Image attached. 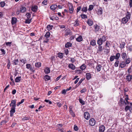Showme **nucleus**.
I'll use <instances>...</instances> for the list:
<instances>
[{
  "label": "nucleus",
  "mask_w": 132,
  "mask_h": 132,
  "mask_svg": "<svg viewBox=\"0 0 132 132\" xmlns=\"http://www.w3.org/2000/svg\"><path fill=\"white\" fill-rule=\"evenodd\" d=\"M128 20L125 17L123 18L122 19L121 21L122 23L124 24L126 23L128 21Z\"/></svg>",
  "instance_id": "2eb2a0df"
},
{
  "label": "nucleus",
  "mask_w": 132,
  "mask_h": 132,
  "mask_svg": "<svg viewBox=\"0 0 132 132\" xmlns=\"http://www.w3.org/2000/svg\"><path fill=\"white\" fill-rule=\"evenodd\" d=\"M103 13V10L102 8H100L98 10V15H101Z\"/></svg>",
  "instance_id": "bb28decb"
},
{
  "label": "nucleus",
  "mask_w": 132,
  "mask_h": 132,
  "mask_svg": "<svg viewBox=\"0 0 132 132\" xmlns=\"http://www.w3.org/2000/svg\"><path fill=\"white\" fill-rule=\"evenodd\" d=\"M121 56L123 59L124 60L127 57V54L126 53L123 52L121 54Z\"/></svg>",
  "instance_id": "5701e85b"
},
{
  "label": "nucleus",
  "mask_w": 132,
  "mask_h": 132,
  "mask_svg": "<svg viewBox=\"0 0 132 132\" xmlns=\"http://www.w3.org/2000/svg\"><path fill=\"white\" fill-rule=\"evenodd\" d=\"M57 7V6L56 5H52L50 6V8L51 10L53 11Z\"/></svg>",
  "instance_id": "9b49d317"
},
{
  "label": "nucleus",
  "mask_w": 132,
  "mask_h": 132,
  "mask_svg": "<svg viewBox=\"0 0 132 132\" xmlns=\"http://www.w3.org/2000/svg\"><path fill=\"white\" fill-rule=\"evenodd\" d=\"M126 64L125 62L122 61L119 64V67L121 68H123L126 66Z\"/></svg>",
  "instance_id": "6e6552de"
},
{
  "label": "nucleus",
  "mask_w": 132,
  "mask_h": 132,
  "mask_svg": "<svg viewBox=\"0 0 132 132\" xmlns=\"http://www.w3.org/2000/svg\"><path fill=\"white\" fill-rule=\"evenodd\" d=\"M68 66L72 70H75V66L72 63L69 64Z\"/></svg>",
  "instance_id": "f3484780"
},
{
  "label": "nucleus",
  "mask_w": 132,
  "mask_h": 132,
  "mask_svg": "<svg viewBox=\"0 0 132 132\" xmlns=\"http://www.w3.org/2000/svg\"><path fill=\"white\" fill-rule=\"evenodd\" d=\"M20 61L21 62L23 63L24 64L26 62V60L25 59H23L20 60Z\"/></svg>",
  "instance_id": "864d4df0"
},
{
  "label": "nucleus",
  "mask_w": 132,
  "mask_h": 132,
  "mask_svg": "<svg viewBox=\"0 0 132 132\" xmlns=\"http://www.w3.org/2000/svg\"><path fill=\"white\" fill-rule=\"evenodd\" d=\"M83 39L81 36H79L76 38V40L78 42H80Z\"/></svg>",
  "instance_id": "6ab92c4d"
},
{
  "label": "nucleus",
  "mask_w": 132,
  "mask_h": 132,
  "mask_svg": "<svg viewBox=\"0 0 132 132\" xmlns=\"http://www.w3.org/2000/svg\"><path fill=\"white\" fill-rule=\"evenodd\" d=\"M56 104L57 106L59 108L61 107L62 105V104L59 102H57Z\"/></svg>",
  "instance_id": "de8ad7c7"
},
{
  "label": "nucleus",
  "mask_w": 132,
  "mask_h": 132,
  "mask_svg": "<svg viewBox=\"0 0 132 132\" xmlns=\"http://www.w3.org/2000/svg\"><path fill=\"white\" fill-rule=\"evenodd\" d=\"M129 4L130 7H132V0H130V1L129 2Z\"/></svg>",
  "instance_id": "774afa93"
},
{
  "label": "nucleus",
  "mask_w": 132,
  "mask_h": 132,
  "mask_svg": "<svg viewBox=\"0 0 132 132\" xmlns=\"http://www.w3.org/2000/svg\"><path fill=\"white\" fill-rule=\"evenodd\" d=\"M87 23L89 26H91L93 25V22L92 20L89 19L88 20Z\"/></svg>",
  "instance_id": "a211bd4d"
},
{
  "label": "nucleus",
  "mask_w": 132,
  "mask_h": 132,
  "mask_svg": "<svg viewBox=\"0 0 132 132\" xmlns=\"http://www.w3.org/2000/svg\"><path fill=\"white\" fill-rule=\"evenodd\" d=\"M72 45V44L70 42H68L65 45V47L67 48L71 46Z\"/></svg>",
  "instance_id": "473e14b6"
},
{
  "label": "nucleus",
  "mask_w": 132,
  "mask_h": 132,
  "mask_svg": "<svg viewBox=\"0 0 132 132\" xmlns=\"http://www.w3.org/2000/svg\"><path fill=\"white\" fill-rule=\"evenodd\" d=\"M17 19L16 18L13 17L12 19V24H14L16 22Z\"/></svg>",
  "instance_id": "aec40b11"
},
{
  "label": "nucleus",
  "mask_w": 132,
  "mask_h": 132,
  "mask_svg": "<svg viewBox=\"0 0 132 132\" xmlns=\"http://www.w3.org/2000/svg\"><path fill=\"white\" fill-rule=\"evenodd\" d=\"M81 9V7L80 6H79L77 8V13H78L79 11Z\"/></svg>",
  "instance_id": "338daca9"
},
{
  "label": "nucleus",
  "mask_w": 132,
  "mask_h": 132,
  "mask_svg": "<svg viewBox=\"0 0 132 132\" xmlns=\"http://www.w3.org/2000/svg\"><path fill=\"white\" fill-rule=\"evenodd\" d=\"M86 68V65L85 64H83L80 67V68L82 70H84Z\"/></svg>",
  "instance_id": "2f4dec72"
},
{
  "label": "nucleus",
  "mask_w": 132,
  "mask_h": 132,
  "mask_svg": "<svg viewBox=\"0 0 132 132\" xmlns=\"http://www.w3.org/2000/svg\"><path fill=\"white\" fill-rule=\"evenodd\" d=\"M74 129L75 130L77 131L78 130V128L77 126L75 125L74 126Z\"/></svg>",
  "instance_id": "680f3d73"
},
{
  "label": "nucleus",
  "mask_w": 132,
  "mask_h": 132,
  "mask_svg": "<svg viewBox=\"0 0 132 132\" xmlns=\"http://www.w3.org/2000/svg\"><path fill=\"white\" fill-rule=\"evenodd\" d=\"M50 36V33L49 32H48L46 33V34L45 35V37L46 39H47Z\"/></svg>",
  "instance_id": "f704fd0d"
},
{
  "label": "nucleus",
  "mask_w": 132,
  "mask_h": 132,
  "mask_svg": "<svg viewBox=\"0 0 132 132\" xmlns=\"http://www.w3.org/2000/svg\"><path fill=\"white\" fill-rule=\"evenodd\" d=\"M131 106H129L128 105L126 106L125 108V110L126 111H127L128 110H129L130 111V110L131 109Z\"/></svg>",
  "instance_id": "72a5a7b5"
},
{
  "label": "nucleus",
  "mask_w": 132,
  "mask_h": 132,
  "mask_svg": "<svg viewBox=\"0 0 132 132\" xmlns=\"http://www.w3.org/2000/svg\"><path fill=\"white\" fill-rule=\"evenodd\" d=\"M84 116L86 120H88L90 118V115L88 112H85L84 113Z\"/></svg>",
  "instance_id": "0eeeda50"
},
{
  "label": "nucleus",
  "mask_w": 132,
  "mask_h": 132,
  "mask_svg": "<svg viewBox=\"0 0 132 132\" xmlns=\"http://www.w3.org/2000/svg\"><path fill=\"white\" fill-rule=\"evenodd\" d=\"M90 44L91 45L94 46L96 44L95 41L94 40H93L91 41Z\"/></svg>",
  "instance_id": "c03bdc74"
},
{
  "label": "nucleus",
  "mask_w": 132,
  "mask_h": 132,
  "mask_svg": "<svg viewBox=\"0 0 132 132\" xmlns=\"http://www.w3.org/2000/svg\"><path fill=\"white\" fill-rule=\"evenodd\" d=\"M37 6L35 5L32 6L31 10L33 12H36L37 11Z\"/></svg>",
  "instance_id": "f8f14e48"
},
{
  "label": "nucleus",
  "mask_w": 132,
  "mask_h": 132,
  "mask_svg": "<svg viewBox=\"0 0 132 132\" xmlns=\"http://www.w3.org/2000/svg\"><path fill=\"white\" fill-rule=\"evenodd\" d=\"M77 20L78 19H76L74 23V25L75 26H77L79 25V24Z\"/></svg>",
  "instance_id": "58836bf2"
},
{
  "label": "nucleus",
  "mask_w": 132,
  "mask_h": 132,
  "mask_svg": "<svg viewBox=\"0 0 132 132\" xmlns=\"http://www.w3.org/2000/svg\"><path fill=\"white\" fill-rule=\"evenodd\" d=\"M94 31L96 32L99 31L100 30V26L97 24H95L94 26Z\"/></svg>",
  "instance_id": "39448f33"
},
{
  "label": "nucleus",
  "mask_w": 132,
  "mask_h": 132,
  "mask_svg": "<svg viewBox=\"0 0 132 132\" xmlns=\"http://www.w3.org/2000/svg\"><path fill=\"white\" fill-rule=\"evenodd\" d=\"M1 51L2 53V54H5L6 53V52L5 51V50L4 49H1L0 50Z\"/></svg>",
  "instance_id": "052dcab7"
},
{
  "label": "nucleus",
  "mask_w": 132,
  "mask_h": 132,
  "mask_svg": "<svg viewBox=\"0 0 132 132\" xmlns=\"http://www.w3.org/2000/svg\"><path fill=\"white\" fill-rule=\"evenodd\" d=\"M102 47L101 46V45H99L98 47V51L101 52L102 51Z\"/></svg>",
  "instance_id": "3c124183"
},
{
  "label": "nucleus",
  "mask_w": 132,
  "mask_h": 132,
  "mask_svg": "<svg viewBox=\"0 0 132 132\" xmlns=\"http://www.w3.org/2000/svg\"><path fill=\"white\" fill-rule=\"evenodd\" d=\"M131 13H130L127 12L126 14V16L125 17L128 20L130 19V18Z\"/></svg>",
  "instance_id": "4be33fe9"
},
{
  "label": "nucleus",
  "mask_w": 132,
  "mask_h": 132,
  "mask_svg": "<svg viewBox=\"0 0 132 132\" xmlns=\"http://www.w3.org/2000/svg\"><path fill=\"white\" fill-rule=\"evenodd\" d=\"M12 44V42H7L6 43V45L7 46H10Z\"/></svg>",
  "instance_id": "e2e57ef3"
},
{
  "label": "nucleus",
  "mask_w": 132,
  "mask_h": 132,
  "mask_svg": "<svg viewBox=\"0 0 132 132\" xmlns=\"http://www.w3.org/2000/svg\"><path fill=\"white\" fill-rule=\"evenodd\" d=\"M26 10V8L24 7H23L20 8V12L21 13H24L25 12Z\"/></svg>",
  "instance_id": "412c9836"
},
{
  "label": "nucleus",
  "mask_w": 132,
  "mask_h": 132,
  "mask_svg": "<svg viewBox=\"0 0 132 132\" xmlns=\"http://www.w3.org/2000/svg\"><path fill=\"white\" fill-rule=\"evenodd\" d=\"M21 80V77H18L15 79V81L16 82H20Z\"/></svg>",
  "instance_id": "a878e982"
},
{
  "label": "nucleus",
  "mask_w": 132,
  "mask_h": 132,
  "mask_svg": "<svg viewBox=\"0 0 132 132\" xmlns=\"http://www.w3.org/2000/svg\"><path fill=\"white\" fill-rule=\"evenodd\" d=\"M41 66V63L40 62H37L35 64V66L37 68L40 67Z\"/></svg>",
  "instance_id": "e433bc0d"
},
{
  "label": "nucleus",
  "mask_w": 132,
  "mask_h": 132,
  "mask_svg": "<svg viewBox=\"0 0 132 132\" xmlns=\"http://www.w3.org/2000/svg\"><path fill=\"white\" fill-rule=\"evenodd\" d=\"M81 16L82 18H87V16L86 15L84 14H82L81 15Z\"/></svg>",
  "instance_id": "bf43d9fd"
},
{
  "label": "nucleus",
  "mask_w": 132,
  "mask_h": 132,
  "mask_svg": "<svg viewBox=\"0 0 132 132\" xmlns=\"http://www.w3.org/2000/svg\"><path fill=\"white\" fill-rule=\"evenodd\" d=\"M115 59V56L113 55L111 56L110 57V59L111 61H112L114 60Z\"/></svg>",
  "instance_id": "a18cd8bd"
},
{
  "label": "nucleus",
  "mask_w": 132,
  "mask_h": 132,
  "mask_svg": "<svg viewBox=\"0 0 132 132\" xmlns=\"http://www.w3.org/2000/svg\"><path fill=\"white\" fill-rule=\"evenodd\" d=\"M132 79V76L130 75H128L126 76V79L128 82L131 81Z\"/></svg>",
  "instance_id": "dca6fc26"
},
{
  "label": "nucleus",
  "mask_w": 132,
  "mask_h": 132,
  "mask_svg": "<svg viewBox=\"0 0 132 132\" xmlns=\"http://www.w3.org/2000/svg\"><path fill=\"white\" fill-rule=\"evenodd\" d=\"M53 26L52 25H48L46 28L47 29L48 31L51 30L53 27Z\"/></svg>",
  "instance_id": "cd10ccee"
},
{
  "label": "nucleus",
  "mask_w": 132,
  "mask_h": 132,
  "mask_svg": "<svg viewBox=\"0 0 132 132\" xmlns=\"http://www.w3.org/2000/svg\"><path fill=\"white\" fill-rule=\"evenodd\" d=\"M128 96L127 95L126 96V97L125 98V101H123L122 102H124L125 103V105H129L131 106L132 105V103H130L128 102V100L129 99L128 98Z\"/></svg>",
  "instance_id": "7ed1b4c3"
},
{
  "label": "nucleus",
  "mask_w": 132,
  "mask_h": 132,
  "mask_svg": "<svg viewBox=\"0 0 132 132\" xmlns=\"http://www.w3.org/2000/svg\"><path fill=\"white\" fill-rule=\"evenodd\" d=\"M58 56L60 58H62L63 57V54L62 53H60L58 54Z\"/></svg>",
  "instance_id": "8fccbe9b"
},
{
  "label": "nucleus",
  "mask_w": 132,
  "mask_h": 132,
  "mask_svg": "<svg viewBox=\"0 0 132 132\" xmlns=\"http://www.w3.org/2000/svg\"><path fill=\"white\" fill-rule=\"evenodd\" d=\"M44 79L45 81L48 80L50 79V77L47 75H46L44 76Z\"/></svg>",
  "instance_id": "c756f323"
},
{
  "label": "nucleus",
  "mask_w": 132,
  "mask_h": 132,
  "mask_svg": "<svg viewBox=\"0 0 132 132\" xmlns=\"http://www.w3.org/2000/svg\"><path fill=\"white\" fill-rule=\"evenodd\" d=\"M110 45V43L108 41H106V42L105 46L106 47H109Z\"/></svg>",
  "instance_id": "37998d69"
},
{
  "label": "nucleus",
  "mask_w": 132,
  "mask_h": 132,
  "mask_svg": "<svg viewBox=\"0 0 132 132\" xmlns=\"http://www.w3.org/2000/svg\"><path fill=\"white\" fill-rule=\"evenodd\" d=\"M42 4L43 5H46L47 4V0H44L42 2Z\"/></svg>",
  "instance_id": "6e6d98bb"
},
{
  "label": "nucleus",
  "mask_w": 132,
  "mask_h": 132,
  "mask_svg": "<svg viewBox=\"0 0 132 132\" xmlns=\"http://www.w3.org/2000/svg\"><path fill=\"white\" fill-rule=\"evenodd\" d=\"M87 91V89L86 88H84L81 90L80 91V92L81 93H83L86 92Z\"/></svg>",
  "instance_id": "13d9d810"
},
{
  "label": "nucleus",
  "mask_w": 132,
  "mask_h": 132,
  "mask_svg": "<svg viewBox=\"0 0 132 132\" xmlns=\"http://www.w3.org/2000/svg\"><path fill=\"white\" fill-rule=\"evenodd\" d=\"M26 68L28 69H29L31 71L34 72L35 70L34 69L32 68V66H31L30 64H27L26 65Z\"/></svg>",
  "instance_id": "423d86ee"
},
{
  "label": "nucleus",
  "mask_w": 132,
  "mask_h": 132,
  "mask_svg": "<svg viewBox=\"0 0 132 132\" xmlns=\"http://www.w3.org/2000/svg\"><path fill=\"white\" fill-rule=\"evenodd\" d=\"M102 67V66L100 64H97L96 66V69L99 72L101 70Z\"/></svg>",
  "instance_id": "ddd939ff"
},
{
  "label": "nucleus",
  "mask_w": 132,
  "mask_h": 132,
  "mask_svg": "<svg viewBox=\"0 0 132 132\" xmlns=\"http://www.w3.org/2000/svg\"><path fill=\"white\" fill-rule=\"evenodd\" d=\"M119 63V61L118 60H117L115 62L114 64V66L115 67H117L118 66V64Z\"/></svg>",
  "instance_id": "79ce46f5"
},
{
  "label": "nucleus",
  "mask_w": 132,
  "mask_h": 132,
  "mask_svg": "<svg viewBox=\"0 0 132 132\" xmlns=\"http://www.w3.org/2000/svg\"><path fill=\"white\" fill-rule=\"evenodd\" d=\"M125 43L124 42H122L120 43V48L122 49L124 47Z\"/></svg>",
  "instance_id": "393cba45"
},
{
  "label": "nucleus",
  "mask_w": 132,
  "mask_h": 132,
  "mask_svg": "<svg viewBox=\"0 0 132 132\" xmlns=\"http://www.w3.org/2000/svg\"><path fill=\"white\" fill-rule=\"evenodd\" d=\"M0 4L2 7H3L5 5V3L4 2H1Z\"/></svg>",
  "instance_id": "5fc2aeb1"
},
{
  "label": "nucleus",
  "mask_w": 132,
  "mask_h": 132,
  "mask_svg": "<svg viewBox=\"0 0 132 132\" xmlns=\"http://www.w3.org/2000/svg\"><path fill=\"white\" fill-rule=\"evenodd\" d=\"M86 78L87 80H89L91 78V75L90 73H87L86 74Z\"/></svg>",
  "instance_id": "4468645a"
},
{
  "label": "nucleus",
  "mask_w": 132,
  "mask_h": 132,
  "mask_svg": "<svg viewBox=\"0 0 132 132\" xmlns=\"http://www.w3.org/2000/svg\"><path fill=\"white\" fill-rule=\"evenodd\" d=\"M12 103H14V104L12 105L10 111V117H12L14 113L15 112L16 100H12Z\"/></svg>",
  "instance_id": "f257e3e1"
},
{
  "label": "nucleus",
  "mask_w": 132,
  "mask_h": 132,
  "mask_svg": "<svg viewBox=\"0 0 132 132\" xmlns=\"http://www.w3.org/2000/svg\"><path fill=\"white\" fill-rule=\"evenodd\" d=\"M79 101L82 105H84L85 104V102L82 99L79 98Z\"/></svg>",
  "instance_id": "09e8293b"
},
{
  "label": "nucleus",
  "mask_w": 132,
  "mask_h": 132,
  "mask_svg": "<svg viewBox=\"0 0 132 132\" xmlns=\"http://www.w3.org/2000/svg\"><path fill=\"white\" fill-rule=\"evenodd\" d=\"M89 125L91 126H94L96 123V121L93 118L91 119L89 121Z\"/></svg>",
  "instance_id": "20e7f679"
},
{
  "label": "nucleus",
  "mask_w": 132,
  "mask_h": 132,
  "mask_svg": "<svg viewBox=\"0 0 132 132\" xmlns=\"http://www.w3.org/2000/svg\"><path fill=\"white\" fill-rule=\"evenodd\" d=\"M29 118L28 117H25L22 118L23 120H28L29 119Z\"/></svg>",
  "instance_id": "0e129e2a"
},
{
  "label": "nucleus",
  "mask_w": 132,
  "mask_h": 132,
  "mask_svg": "<svg viewBox=\"0 0 132 132\" xmlns=\"http://www.w3.org/2000/svg\"><path fill=\"white\" fill-rule=\"evenodd\" d=\"M26 15L27 16V17L28 19H29L31 17V14L29 13H27Z\"/></svg>",
  "instance_id": "603ef678"
},
{
  "label": "nucleus",
  "mask_w": 132,
  "mask_h": 132,
  "mask_svg": "<svg viewBox=\"0 0 132 132\" xmlns=\"http://www.w3.org/2000/svg\"><path fill=\"white\" fill-rule=\"evenodd\" d=\"M69 51L68 49H66L65 50V53L66 55L68 54Z\"/></svg>",
  "instance_id": "69168bd1"
},
{
  "label": "nucleus",
  "mask_w": 132,
  "mask_h": 132,
  "mask_svg": "<svg viewBox=\"0 0 132 132\" xmlns=\"http://www.w3.org/2000/svg\"><path fill=\"white\" fill-rule=\"evenodd\" d=\"M44 72L46 74H48L50 72V70L48 67H46L45 69Z\"/></svg>",
  "instance_id": "b1692460"
},
{
  "label": "nucleus",
  "mask_w": 132,
  "mask_h": 132,
  "mask_svg": "<svg viewBox=\"0 0 132 132\" xmlns=\"http://www.w3.org/2000/svg\"><path fill=\"white\" fill-rule=\"evenodd\" d=\"M19 62V61L18 59L15 60L13 61L14 64L15 65H18Z\"/></svg>",
  "instance_id": "c9c22d12"
},
{
  "label": "nucleus",
  "mask_w": 132,
  "mask_h": 132,
  "mask_svg": "<svg viewBox=\"0 0 132 132\" xmlns=\"http://www.w3.org/2000/svg\"><path fill=\"white\" fill-rule=\"evenodd\" d=\"M128 50L130 52L132 51V45H130L128 47Z\"/></svg>",
  "instance_id": "4d7b16f0"
},
{
  "label": "nucleus",
  "mask_w": 132,
  "mask_h": 132,
  "mask_svg": "<svg viewBox=\"0 0 132 132\" xmlns=\"http://www.w3.org/2000/svg\"><path fill=\"white\" fill-rule=\"evenodd\" d=\"M70 30L69 29H66L65 31V34L64 36H68V35H69L70 34Z\"/></svg>",
  "instance_id": "9d476101"
},
{
  "label": "nucleus",
  "mask_w": 132,
  "mask_h": 132,
  "mask_svg": "<svg viewBox=\"0 0 132 132\" xmlns=\"http://www.w3.org/2000/svg\"><path fill=\"white\" fill-rule=\"evenodd\" d=\"M120 53H117L116 54V56H115V59L117 60H118L119 59V58L120 56Z\"/></svg>",
  "instance_id": "7c9ffc66"
},
{
  "label": "nucleus",
  "mask_w": 132,
  "mask_h": 132,
  "mask_svg": "<svg viewBox=\"0 0 132 132\" xmlns=\"http://www.w3.org/2000/svg\"><path fill=\"white\" fill-rule=\"evenodd\" d=\"M31 22V19H28L25 20V23H27L29 24Z\"/></svg>",
  "instance_id": "49530a36"
},
{
  "label": "nucleus",
  "mask_w": 132,
  "mask_h": 132,
  "mask_svg": "<svg viewBox=\"0 0 132 132\" xmlns=\"http://www.w3.org/2000/svg\"><path fill=\"white\" fill-rule=\"evenodd\" d=\"M107 38L105 36H103L101 38L97 40V44L99 45H102L103 42L106 41Z\"/></svg>",
  "instance_id": "f03ea898"
},
{
  "label": "nucleus",
  "mask_w": 132,
  "mask_h": 132,
  "mask_svg": "<svg viewBox=\"0 0 132 132\" xmlns=\"http://www.w3.org/2000/svg\"><path fill=\"white\" fill-rule=\"evenodd\" d=\"M94 6L92 5H90L89 6V7L88 9V10L89 11H91L93 9Z\"/></svg>",
  "instance_id": "a19ab883"
},
{
  "label": "nucleus",
  "mask_w": 132,
  "mask_h": 132,
  "mask_svg": "<svg viewBox=\"0 0 132 132\" xmlns=\"http://www.w3.org/2000/svg\"><path fill=\"white\" fill-rule=\"evenodd\" d=\"M73 6H71L70 7H69V12L70 13H72L73 12Z\"/></svg>",
  "instance_id": "c85d7f7f"
},
{
  "label": "nucleus",
  "mask_w": 132,
  "mask_h": 132,
  "mask_svg": "<svg viewBox=\"0 0 132 132\" xmlns=\"http://www.w3.org/2000/svg\"><path fill=\"white\" fill-rule=\"evenodd\" d=\"M131 62L130 59L128 58L127 59L125 62L126 64H128Z\"/></svg>",
  "instance_id": "4c0bfd02"
},
{
  "label": "nucleus",
  "mask_w": 132,
  "mask_h": 132,
  "mask_svg": "<svg viewBox=\"0 0 132 132\" xmlns=\"http://www.w3.org/2000/svg\"><path fill=\"white\" fill-rule=\"evenodd\" d=\"M87 7L86 6L84 7L82 9L81 11L83 12H86L87 11Z\"/></svg>",
  "instance_id": "ea45409f"
},
{
  "label": "nucleus",
  "mask_w": 132,
  "mask_h": 132,
  "mask_svg": "<svg viewBox=\"0 0 132 132\" xmlns=\"http://www.w3.org/2000/svg\"><path fill=\"white\" fill-rule=\"evenodd\" d=\"M105 127L103 125H101L100 126L99 131L100 132H104L105 130Z\"/></svg>",
  "instance_id": "1a4fd4ad"
}]
</instances>
